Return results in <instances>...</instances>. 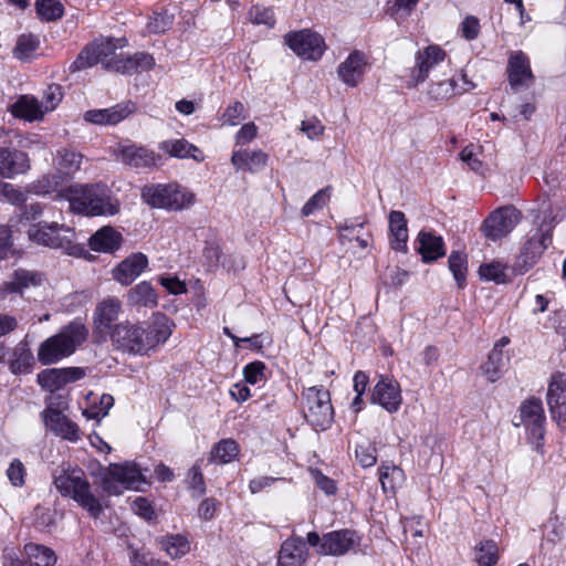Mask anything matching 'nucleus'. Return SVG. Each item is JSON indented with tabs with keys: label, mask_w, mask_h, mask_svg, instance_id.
<instances>
[{
	"label": "nucleus",
	"mask_w": 566,
	"mask_h": 566,
	"mask_svg": "<svg viewBox=\"0 0 566 566\" xmlns=\"http://www.w3.org/2000/svg\"><path fill=\"white\" fill-rule=\"evenodd\" d=\"M123 46L120 40L99 39L87 45L71 64V71L76 72L98 63L105 66V62L111 60L116 53V49Z\"/></svg>",
	"instance_id": "obj_7"
},
{
	"label": "nucleus",
	"mask_w": 566,
	"mask_h": 566,
	"mask_svg": "<svg viewBox=\"0 0 566 566\" xmlns=\"http://www.w3.org/2000/svg\"><path fill=\"white\" fill-rule=\"evenodd\" d=\"M447 57L444 50L439 45H429L419 50L416 56V65L412 70V77L417 83L423 82L429 72Z\"/></svg>",
	"instance_id": "obj_22"
},
{
	"label": "nucleus",
	"mask_w": 566,
	"mask_h": 566,
	"mask_svg": "<svg viewBox=\"0 0 566 566\" xmlns=\"http://www.w3.org/2000/svg\"><path fill=\"white\" fill-rule=\"evenodd\" d=\"M231 163L238 169H248L249 171H258L268 163V155L260 149L255 150H238L232 154Z\"/></svg>",
	"instance_id": "obj_33"
},
{
	"label": "nucleus",
	"mask_w": 566,
	"mask_h": 566,
	"mask_svg": "<svg viewBox=\"0 0 566 566\" xmlns=\"http://www.w3.org/2000/svg\"><path fill=\"white\" fill-rule=\"evenodd\" d=\"M122 308V303L116 297L103 300L95 310L94 324L97 327H108L112 322L117 319Z\"/></svg>",
	"instance_id": "obj_36"
},
{
	"label": "nucleus",
	"mask_w": 566,
	"mask_h": 566,
	"mask_svg": "<svg viewBox=\"0 0 566 566\" xmlns=\"http://www.w3.org/2000/svg\"><path fill=\"white\" fill-rule=\"evenodd\" d=\"M44 109L39 101L29 95H22L12 106V114L15 117L23 118L29 122L42 119Z\"/></svg>",
	"instance_id": "obj_35"
},
{
	"label": "nucleus",
	"mask_w": 566,
	"mask_h": 566,
	"mask_svg": "<svg viewBox=\"0 0 566 566\" xmlns=\"http://www.w3.org/2000/svg\"><path fill=\"white\" fill-rule=\"evenodd\" d=\"M329 187L321 189L314 196H312L307 202L303 206L301 213L303 217L311 216L315 210L323 208L329 199Z\"/></svg>",
	"instance_id": "obj_50"
},
{
	"label": "nucleus",
	"mask_w": 566,
	"mask_h": 566,
	"mask_svg": "<svg viewBox=\"0 0 566 566\" xmlns=\"http://www.w3.org/2000/svg\"><path fill=\"white\" fill-rule=\"evenodd\" d=\"M7 478L14 488H22L25 484L27 469L20 459L11 461L7 469Z\"/></svg>",
	"instance_id": "obj_49"
},
{
	"label": "nucleus",
	"mask_w": 566,
	"mask_h": 566,
	"mask_svg": "<svg viewBox=\"0 0 566 566\" xmlns=\"http://www.w3.org/2000/svg\"><path fill=\"white\" fill-rule=\"evenodd\" d=\"M461 32L467 40H474L480 33V22L478 18L468 15L461 23Z\"/></svg>",
	"instance_id": "obj_62"
},
{
	"label": "nucleus",
	"mask_w": 566,
	"mask_h": 566,
	"mask_svg": "<svg viewBox=\"0 0 566 566\" xmlns=\"http://www.w3.org/2000/svg\"><path fill=\"white\" fill-rule=\"evenodd\" d=\"M39 39L35 35L22 34L17 40L13 55L19 60H29L39 48Z\"/></svg>",
	"instance_id": "obj_42"
},
{
	"label": "nucleus",
	"mask_w": 566,
	"mask_h": 566,
	"mask_svg": "<svg viewBox=\"0 0 566 566\" xmlns=\"http://www.w3.org/2000/svg\"><path fill=\"white\" fill-rule=\"evenodd\" d=\"M42 274L24 269L15 270L11 280L0 286V298H4L10 293H22L25 289L41 285Z\"/></svg>",
	"instance_id": "obj_25"
},
{
	"label": "nucleus",
	"mask_w": 566,
	"mask_h": 566,
	"mask_svg": "<svg viewBox=\"0 0 566 566\" xmlns=\"http://www.w3.org/2000/svg\"><path fill=\"white\" fill-rule=\"evenodd\" d=\"M85 375L82 367L50 368L38 374V384L43 389L54 392L70 382L84 378Z\"/></svg>",
	"instance_id": "obj_16"
},
{
	"label": "nucleus",
	"mask_w": 566,
	"mask_h": 566,
	"mask_svg": "<svg viewBox=\"0 0 566 566\" xmlns=\"http://www.w3.org/2000/svg\"><path fill=\"white\" fill-rule=\"evenodd\" d=\"M159 148L170 156L178 158H188L190 150L199 153V149L196 146L189 145L182 139L165 140L160 144Z\"/></svg>",
	"instance_id": "obj_46"
},
{
	"label": "nucleus",
	"mask_w": 566,
	"mask_h": 566,
	"mask_svg": "<svg viewBox=\"0 0 566 566\" xmlns=\"http://www.w3.org/2000/svg\"><path fill=\"white\" fill-rule=\"evenodd\" d=\"M54 485L63 496H71L88 514L97 518L102 511V504L92 493L91 485L80 470L63 471L55 476Z\"/></svg>",
	"instance_id": "obj_3"
},
{
	"label": "nucleus",
	"mask_w": 566,
	"mask_h": 566,
	"mask_svg": "<svg viewBox=\"0 0 566 566\" xmlns=\"http://www.w3.org/2000/svg\"><path fill=\"white\" fill-rule=\"evenodd\" d=\"M371 402L388 412H396L402 402L400 385L391 377L380 376L371 392Z\"/></svg>",
	"instance_id": "obj_15"
},
{
	"label": "nucleus",
	"mask_w": 566,
	"mask_h": 566,
	"mask_svg": "<svg viewBox=\"0 0 566 566\" xmlns=\"http://www.w3.org/2000/svg\"><path fill=\"white\" fill-rule=\"evenodd\" d=\"M285 43L304 60L316 61L325 51L324 39L311 30H301L285 35Z\"/></svg>",
	"instance_id": "obj_11"
},
{
	"label": "nucleus",
	"mask_w": 566,
	"mask_h": 566,
	"mask_svg": "<svg viewBox=\"0 0 566 566\" xmlns=\"http://www.w3.org/2000/svg\"><path fill=\"white\" fill-rule=\"evenodd\" d=\"M114 482H118L126 488H137L145 482L140 469L135 463L109 464L102 478V488L109 494L117 493V486Z\"/></svg>",
	"instance_id": "obj_10"
},
{
	"label": "nucleus",
	"mask_w": 566,
	"mask_h": 566,
	"mask_svg": "<svg viewBox=\"0 0 566 566\" xmlns=\"http://www.w3.org/2000/svg\"><path fill=\"white\" fill-rule=\"evenodd\" d=\"M303 413L307 422L317 431L328 428L334 416L329 392L314 386L303 391Z\"/></svg>",
	"instance_id": "obj_6"
},
{
	"label": "nucleus",
	"mask_w": 566,
	"mask_h": 566,
	"mask_svg": "<svg viewBox=\"0 0 566 566\" xmlns=\"http://www.w3.org/2000/svg\"><path fill=\"white\" fill-rule=\"evenodd\" d=\"M355 545V533L349 530L331 532L323 536L319 553L343 555Z\"/></svg>",
	"instance_id": "obj_27"
},
{
	"label": "nucleus",
	"mask_w": 566,
	"mask_h": 566,
	"mask_svg": "<svg viewBox=\"0 0 566 566\" xmlns=\"http://www.w3.org/2000/svg\"><path fill=\"white\" fill-rule=\"evenodd\" d=\"M250 19L255 24H264L269 28H272L275 23L274 13L269 8H262L259 6L252 7L249 12Z\"/></svg>",
	"instance_id": "obj_55"
},
{
	"label": "nucleus",
	"mask_w": 566,
	"mask_h": 566,
	"mask_svg": "<svg viewBox=\"0 0 566 566\" xmlns=\"http://www.w3.org/2000/svg\"><path fill=\"white\" fill-rule=\"evenodd\" d=\"M189 488L192 491V494L197 497L203 495L206 493V485L200 468L198 465H193L189 470Z\"/></svg>",
	"instance_id": "obj_60"
},
{
	"label": "nucleus",
	"mask_w": 566,
	"mask_h": 566,
	"mask_svg": "<svg viewBox=\"0 0 566 566\" xmlns=\"http://www.w3.org/2000/svg\"><path fill=\"white\" fill-rule=\"evenodd\" d=\"M116 157L124 165L133 168H150L156 166L160 156L144 146L135 144L119 145L116 149Z\"/></svg>",
	"instance_id": "obj_18"
},
{
	"label": "nucleus",
	"mask_w": 566,
	"mask_h": 566,
	"mask_svg": "<svg viewBox=\"0 0 566 566\" xmlns=\"http://www.w3.org/2000/svg\"><path fill=\"white\" fill-rule=\"evenodd\" d=\"M42 419L45 427L56 436L70 441L80 440L81 431L78 426L61 411L54 408H46L42 412Z\"/></svg>",
	"instance_id": "obj_19"
},
{
	"label": "nucleus",
	"mask_w": 566,
	"mask_h": 566,
	"mask_svg": "<svg viewBox=\"0 0 566 566\" xmlns=\"http://www.w3.org/2000/svg\"><path fill=\"white\" fill-rule=\"evenodd\" d=\"M128 304L134 307L154 308L158 305V296L149 282L143 281L132 287L127 295Z\"/></svg>",
	"instance_id": "obj_32"
},
{
	"label": "nucleus",
	"mask_w": 566,
	"mask_h": 566,
	"mask_svg": "<svg viewBox=\"0 0 566 566\" xmlns=\"http://www.w3.org/2000/svg\"><path fill=\"white\" fill-rule=\"evenodd\" d=\"M35 7L38 14L46 21H55L64 12L63 4L56 0H38Z\"/></svg>",
	"instance_id": "obj_44"
},
{
	"label": "nucleus",
	"mask_w": 566,
	"mask_h": 566,
	"mask_svg": "<svg viewBox=\"0 0 566 566\" xmlns=\"http://www.w3.org/2000/svg\"><path fill=\"white\" fill-rule=\"evenodd\" d=\"M135 111V104L126 102L109 108L87 111L84 114V119L94 125H116L132 115Z\"/></svg>",
	"instance_id": "obj_20"
},
{
	"label": "nucleus",
	"mask_w": 566,
	"mask_h": 566,
	"mask_svg": "<svg viewBox=\"0 0 566 566\" xmlns=\"http://www.w3.org/2000/svg\"><path fill=\"white\" fill-rule=\"evenodd\" d=\"M142 198L153 208L178 211L191 207L196 196L178 184H168L145 187Z\"/></svg>",
	"instance_id": "obj_4"
},
{
	"label": "nucleus",
	"mask_w": 566,
	"mask_h": 566,
	"mask_svg": "<svg viewBox=\"0 0 566 566\" xmlns=\"http://www.w3.org/2000/svg\"><path fill=\"white\" fill-rule=\"evenodd\" d=\"M10 371L14 375L30 374L34 367V357L28 343L20 342L8 358Z\"/></svg>",
	"instance_id": "obj_29"
},
{
	"label": "nucleus",
	"mask_w": 566,
	"mask_h": 566,
	"mask_svg": "<svg viewBox=\"0 0 566 566\" xmlns=\"http://www.w3.org/2000/svg\"><path fill=\"white\" fill-rule=\"evenodd\" d=\"M88 336L86 326L78 322H71L59 334L49 337L41 343L38 349V358L42 365L55 364L72 355L76 347L83 344Z\"/></svg>",
	"instance_id": "obj_2"
},
{
	"label": "nucleus",
	"mask_w": 566,
	"mask_h": 566,
	"mask_svg": "<svg viewBox=\"0 0 566 566\" xmlns=\"http://www.w3.org/2000/svg\"><path fill=\"white\" fill-rule=\"evenodd\" d=\"M307 555L308 549L301 537L289 538L281 546L277 566H303Z\"/></svg>",
	"instance_id": "obj_28"
},
{
	"label": "nucleus",
	"mask_w": 566,
	"mask_h": 566,
	"mask_svg": "<svg viewBox=\"0 0 566 566\" xmlns=\"http://www.w3.org/2000/svg\"><path fill=\"white\" fill-rule=\"evenodd\" d=\"M379 480L385 492H395L405 480V472L395 464H382L380 467Z\"/></svg>",
	"instance_id": "obj_39"
},
{
	"label": "nucleus",
	"mask_w": 566,
	"mask_h": 566,
	"mask_svg": "<svg viewBox=\"0 0 566 566\" xmlns=\"http://www.w3.org/2000/svg\"><path fill=\"white\" fill-rule=\"evenodd\" d=\"M449 269L452 272L459 287H463L465 283L467 259L465 255L453 251L449 256Z\"/></svg>",
	"instance_id": "obj_48"
},
{
	"label": "nucleus",
	"mask_w": 566,
	"mask_h": 566,
	"mask_svg": "<svg viewBox=\"0 0 566 566\" xmlns=\"http://www.w3.org/2000/svg\"><path fill=\"white\" fill-rule=\"evenodd\" d=\"M30 168V160L25 153L0 147V176L12 178L15 175L24 174Z\"/></svg>",
	"instance_id": "obj_23"
},
{
	"label": "nucleus",
	"mask_w": 566,
	"mask_h": 566,
	"mask_svg": "<svg viewBox=\"0 0 566 566\" xmlns=\"http://www.w3.org/2000/svg\"><path fill=\"white\" fill-rule=\"evenodd\" d=\"M389 230L391 247L396 251L405 252L407 249L408 229L407 219L401 211H391L389 214Z\"/></svg>",
	"instance_id": "obj_34"
},
{
	"label": "nucleus",
	"mask_w": 566,
	"mask_h": 566,
	"mask_svg": "<svg viewBox=\"0 0 566 566\" xmlns=\"http://www.w3.org/2000/svg\"><path fill=\"white\" fill-rule=\"evenodd\" d=\"M475 87L465 73H461L460 80L451 77L444 81L431 83L428 95L436 101L448 99L454 95L467 93Z\"/></svg>",
	"instance_id": "obj_21"
},
{
	"label": "nucleus",
	"mask_w": 566,
	"mask_h": 566,
	"mask_svg": "<svg viewBox=\"0 0 566 566\" xmlns=\"http://www.w3.org/2000/svg\"><path fill=\"white\" fill-rule=\"evenodd\" d=\"M59 168L66 175L77 171L82 164L83 156L78 153L67 149L57 151Z\"/></svg>",
	"instance_id": "obj_45"
},
{
	"label": "nucleus",
	"mask_w": 566,
	"mask_h": 566,
	"mask_svg": "<svg viewBox=\"0 0 566 566\" xmlns=\"http://www.w3.org/2000/svg\"><path fill=\"white\" fill-rule=\"evenodd\" d=\"M132 59L128 55L115 54L111 60L105 62V69L109 71H115L118 73H132Z\"/></svg>",
	"instance_id": "obj_57"
},
{
	"label": "nucleus",
	"mask_w": 566,
	"mask_h": 566,
	"mask_svg": "<svg viewBox=\"0 0 566 566\" xmlns=\"http://www.w3.org/2000/svg\"><path fill=\"white\" fill-rule=\"evenodd\" d=\"M562 395H566V375L557 371L551 377L546 399L548 401Z\"/></svg>",
	"instance_id": "obj_54"
},
{
	"label": "nucleus",
	"mask_w": 566,
	"mask_h": 566,
	"mask_svg": "<svg viewBox=\"0 0 566 566\" xmlns=\"http://www.w3.org/2000/svg\"><path fill=\"white\" fill-rule=\"evenodd\" d=\"M418 252L424 262L434 261L446 254L444 243L440 235L420 231L418 234Z\"/></svg>",
	"instance_id": "obj_31"
},
{
	"label": "nucleus",
	"mask_w": 566,
	"mask_h": 566,
	"mask_svg": "<svg viewBox=\"0 0 566 566\" xmlns=\"http://www.w3.org/2000/svg\"><path fill=\"white\" fill-rule=\"evenodd\" d=\"M160 544L161 548L172 558L181 557L189 552L188 541L180 535L167 536L161 539Z\"/></svg>",
	"instance_id": "obj_43"
},
{
	"label": "nucleus",
	"mask_w": 566,
	"mask_h": 566,
	"mask_svg": "<svg viewBox=\"0 0 566 566\" xmlns=\"http://www.w3.org/2000/svg\"><path fill=\"white\" fill-rule=\"evenodd\" d=\"M24 552L35 566H54L57 560L55 553L44 545L29 543L24 546Z\"/></svg>",
	"instance_id": "obj_37"
},
{
	"label": "nucleus",
	"mask_w": 566,
	"mask_h": 566,
	"mask_svg": "<svg viewBox=\"0 0 566 566\" xmlns=\"http://www.w3.org/2000/svg\"><path fill=\"white\" fill-rule=\"evenodd\" d=\"M265 365L262 361H253L248 364L243 369L244 380L248 384L256 385L264 381Z\"/></svg>",
	"instance_id": "obj_53"
},
{
	"label": "nucleus",
	"mask_w": 566,
	"mask_h": 566,
	"mask_svg": "<svg viewBox=\"0 0 566 566\" xmlns=\"http://www.w3.org/2000/svg\"><path fill=\"white\" fill-rule=\"evenodd\" d=\"M114 405V398L113 396L111 395H102V397L99 398V403H98V410H95V409H92V410H88V409H85L83 411V415L87 418V419H96V420H99L101 418H104L109 409L113 407Z\"/></svg>",
	"instance_id": "obj_59"
},
{
	"label": "nucleus",
	"mask_w": 566,
	"mask_h": 566,
	"mask_svg": "<svg viewBox=\"0 0 566 566\" xmlns=\"http://www.w3.org/2000/svg\"><path fill=\"white\" fill-rule=\"evenodd\" d=\"M506 72L510 86L515 92L530 87L534 81L530 60L521 51L511 53Z\"/></svg>",
	"instance_id": "obj_17"
},
{
	"label": "nucleus",
	"mask_w": 566,
	"mask_h": 566,
	"mask_svg": "<svg viewBox=\"0 0 566 566\" xmlns=\"http://www.w3.org/2000/svg\"><path fill=\"white\" fill-rule=\"evenodd\" d=\"M552 240V222L542 224L537 233H535L523 247L520 255L515 261V269L518 273L528 271L543 252L546 250Z\"/></svg>",
	"instance_id": "obj_9"
},
{
	"label": "nucleus",
	"mask_w": 566,
	"mask_h": 566,
	"mask_svg": "<svg viewBox=\"0 0 566 566\" xmlns=\"http://www.w3.org/2000/svg\"><path fill=\"white\" fill-rule=\"evenodd\" d=\"M143 333L144 325L123 322L114 326L111 338L112 342L124 352L146 355Z\"/></svg>",
	"instance_id": "obj_12"
},
{
	"label": "nucleus",
	"mask_w": 566,
	"mask_h": 566,
	"mask_svg": "<svg viewBox=\"0 0 566 566\" xmlns=\"http://www.w3.org/2000/svg\"><path fill=\"white\" fill-rule=\"evenodd\" d=\"M301 130L310 138L314 139L323 135L324 126L316 118L303 120L301 124Z\"/></svg>",
	"instance_id": "obj_63"
},
{
	"label": "nucleus",
	"mask_w": 566,
	"mask_h": 566,
	"mask_svg": "<svg viewBox=\"0 0 566 566\" xmlns=\"http://www.w3.org/2000/svg\"><path fill=\"white\" fill-rule=\"evenodd\" d=\"M130 59L133 62L132 63L133 72L148 71V70L153 69L155 65V60H154L153 55L145 53V52L136 53V54L132 55Z\"/></svg>",
	"instance_id": "obj_61"
},
{
	"label": "nucleus",
	"mask_w": 566,
	"mask_h": 566,
	"mask_svg": "<svg viewBox=\"0 0 566 566\" xmlns=\"http://www.w3.org/2000/svg\"><path fill=\"white\" fill-rule=\"evenodd\" d=\"M70 202L72 211L87 216H114L119 212V201L97 185H73L59 192Z\"/></svg>",
	"instance_id": "obj_1"
},
{
	"label": "nucleus",
	"mask_w": 566,
	"mask_h": 566,
	"mask_svg": "<svg viewBox=\"0 0 566 566\" xmlns=\"http://www.w3.org/2000/svg\"><path fill=\"white\" fill-rule=\"evenodd\" d=\"M504 366L505 361L503 352H501V349L493 348L488 360L482 365V371L489 381L495 382L501 377Z\"/></svg>",
	"instance_id": "obj_40"
},
{
	"label": "nucleus",
	"mask_w": 566,
	"mask_h": 566,
	"mask_svg": "<svg viewBox=\"0 0 566 566\" xmlns=\"http://www.w3.org/2000/svg\"><path fill=\"white\" fill-rule=\"evenodd\" d=\"M239 454V446L232 439L218 442L210 454V461L217 464H226L233 461Z\"/></svg>",
	"instance_id": "obj_38"
},
{
	"label": "nucleus",
	"mask_w": 566,
	"mask_h": 566,
	"mask_svg": "<svg viewBox=\"0 0 566 566\" xmlns=\"http://www.w3.org/2000/svg\"><path fill=\"white\" fill-rule=\"evenodd\" d=\"M479 275L482 280L493 281L496 284H504L507 282L506 268L499 261L481 264L479 268Z\"/></svg>",
	"instance_id": "obj_41"
},
{
	"label": "nucleus",
	"mask_w": 566,
	"mask_h": 566,
	"mask_svg": "<svg viewBox=\"0 0 566 566\" xmlns=\"http://www.w3.org/2000/svg\"><path fill=\"white\" fill-rule=\"evenodd\" d=\"M28 237L33 242L60 249L69 255H80L83 248L74 242L73 230L56 222L31 224L28 229Z\"/></svg>",
	"instance_id": "obj_5"
},
{
	"label": "nucleus",
	"mask_w": 566,
	"mask_h": 566,
	"mask_svg": "<svg viewBox=\"0 0 566 566\" xmlns=\"http://www.w3.org/2000/svg\"><path fill=\"white\" fill-rule=\"evenodd\" d=\"M122 234L112 227H103L90 238V247L97 252H113L122 244Z\"/></svg>",
	"instance_id": "obj_30"
},
{
	"label": "nucleus",
	"mask_w": 566,
	"mask_h": 566,
	"mask_svg": "<svg viewBox=\"0 0 566 566\" xmlns=\"http://www.w3.org/2000/svg\"><path fill=\"white\" fill-rule=\"evenodd\" d=\"M366 66L364 54L355 51L339 64L337 74L347 86L355 87L361 81Z\"/></svg>",
	"instance_id": "obj_26"
},
{
	"label": "nucleus",
	"mask_w": 566,
	"mask_h": 566,
	"mask_svg": "<svg viewBox=\"0 0 566 566\" xmlns=\"http://www.w3.org/2000/svg\"><path fill=\"white\" fill-rule=\"evenodd\" d=\"M313 480L315 481L316 485L323 490L326 494H334L336 491L335 483L332 479L324 475L318 470H313L311 472Z\"/></svg>",
	"instance_id": "obj_64"
},
{
	"label": "nucleus",
	"mask_w": 566,
	"mask_h": 566,
	"mask_svg": "<svg viewBox=\"0 0 566 566\" xmlns=\"http://www.w3.org/2000/svg\"><path fill=\"white\" fill-rule=\"evenodd\" d=\"M356 459L364 468L373 467L376 461V448L370 443L357 446L355 450Z\"/></svg>",
	"instance_id": "obj_58"
},
{
	"label": "nucleus",
	"mask_w": 566,
	"mask_h": 566,
	"mask_svg": "<svg viewBox=\"0 0 566 566\" xmlns=\"http://www.w3.org/2000/svg\"><path fill=\"white\" fill-rule=\"evenodd\" d=\"M518 220L516 209L512 207L500 208L485 219L482 231L488 239L495 241L510 233Z\"/></svg>",
	"instance_id": "obj_13"
},
{
	"label": "nucleus",
	"mask_w": 566,
	"mask_h": 566,
	"mask_svg": "<svg viewBox=\"0 0 566 566\" xmlns=\"http://www.w3.org/2000/svg\"><path fill=\"white\" fill-rule=\"evenodd\" d=\"M60 176L56 175L44 176L32 185V191L36 195L54 192L60 187Z\"/></svg>",
	"instance_id": "obj_51"
},
{
	"label": "nucleus",
	"mask_w": 566,
	"mask_h": 566,
	"mask_svg": "<svg viewBox=\"0 0 566 566\" xmlns=\"http://www.w3.org/2000/svg\"><path fill=\"white\" fill-rule=\"evenodd\" d=\"M143 339L148 354L159 345L165 344L170 337L175 323L163 313H155L144 324Z\"/></svg>",
	"instance_id": "obj_14"
},
{
	"label": "nucleus",
	"mask_w": 566,
	"mask_h": 566,
	"mask_svg": "<svg viewBox=\"0 0 566 566\" xmlns=\"http://www.w3.org/2000/svg\"><path fill=\"white\" fill-rule=\"evenodd\" d=\"M520 417L523 424L530 431L535 450L538 453H543L545 416L542 401L536 398L524 401L520 408Z\"/></svg>",
	"instance_id": "obj_8"
},
{
	"label": "nucleus",
	"mask_w": 566,
	"mask_h": 566,
	"mask_svg": "<svg viewBox=\"0 0 566 566\" xmlns=\"http://www.w3.org/2000/svg\"><path fill=\"white\" fill-rule=\"evenodd\" d=\"M147 264L148 260L145 254L134 253L114 269L113 276L120 284L128 285L144 272Z\"/></svg>",
	"instance_id": "obj_24"
},
{
	"label": "nucleus",
	"mask_w": 566,
	"mask_h": 566,
	"mask_svg": "<svg viewBox=\"0 0 566 566\" xmlns=\"http://www.w3.org/2000/svg\"><path fill=\"white\" fill-rule=\"evenodd\" d=\"M62 97H63V94H62V88L60 85H56V84L49 85L44 92L43 102L41 104L44 112H51V111L55 109V107L62 101Z\"/></svg>",
	"instance_id": "obj_52"
},
{
	"label": "nucleus",
	"mask_w": 566,
	"mask_h": 566,
	"mask_svg": "<svg viewBox=\"0 0 566 566\" xmlns=\"http://www.w3.org/2000/svg\"><path fill=\"white\" fill-rule=\"evenodd\" d=\"M499 558V549L493 541L482 542L476 547V562L480 566H493Z\"/></svg>",
	"instance_id": "obj_47"
},
{
	"label": "nucleus",
	"mask_w": 566,
	"mask_h": 566,
	"mask_svg": "<svg viewBox=\"0 0 566 566\" xmlns=\"http://www.w3.org/2000/svg\"><path fill=\"white\" fill-rule=\"evenodd\" d=\"M171 25V19L168 14L156 13L146 24V31L149 34H158L167 31Z\"/></svg>",
	"instance_id": "obj_56"
}]
</instances>
